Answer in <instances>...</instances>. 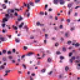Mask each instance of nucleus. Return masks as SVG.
<instances>
[{"instance_id": "11", "label": "nucleus", "mask_w": 80, "mask_h": 80, "mask_svg": "<svg viewBox=\"0 0 80 80\" xmlns=\"http://www.w3.org/2000/svg\"><path fill=\"white\" fill-rule=\"evenodd\" d=\"M5 67H4V65H2L1 66H0V70H1L2 69H4V68H5Z\"/></svg>"}, {"instance_id": "53", "label": "nucleus", "mask_w": 80, "mask_h": 80, "mask_svg": "<svg viewBox=\"0 0 80 80\" xmlns=\"http://www.w3.org/2000/svg\"><path fill=\"white\" fill-rule=\"evenodd\" d=\"M9 59H12L13 58V57L12 56H9Z\"/></svg>"}, {"instance_id": "57", "label": "nucleus", "mask_w": 80, "mask_h": 80, "mask_svg": "<svg viewBox=\"0 0 80 80\" xmlns=\"http://www.w3.org/2000/svg\"><path fill=\"white\" fill-rule=\"evenodd\" d=\"M59 77L61 79L62 78V75H60L59 76Z\"/></svg>"}, {"instance_id": "24", "label": "nucleus", "mask_w": 80, "mask_h": 80, "mask_svg": "<svg viewBox=\"0 0 80 80\" xmlns=\"http://www.w3.org/2000/svg\"><path fill=\"white\" fill-rule=\"evenodd\" d=\"M7 52L6 50H2V53L3 54H5V53Z\"/></svg>"}, {"instance_id": "27", "label": "nucleus", "mask_w": 80, "mask_h": 80, "mask_svg": "<svg viewBox=\"0 0 80 80\" xmlns=\"http://www.w3.org/2000/svg\"><path fill=\"white\" fill-rule=\"evenodd\" d=\"M45 70L44 69H43L42 70H41L42 73H45Z\"/></svg>"}, {"instance_id": "63", "label": "nucleus", "mask_w": 80, "mask_h": 80, "mask_svg": "<svg viewBox=\"0 0 80 80\" xmlns=\"http://www.w3.org/2000/svg\"><path fill=\"white\" fill-rule=\"evenodd\" d=\"M75 15L76 16H77V15H78V13L75 12Z\"/></svg>"}, {"instance_id": "17", "label": "nucleus", "mask_w": 80, "mask_h": 80, "mask_svg": "<svg viewBox=\"0 0 80 80\" xmlns=\"http://www.w3.org/2000/svg\"><path fill=\"white\" fill-rule=\"evenodd\" d=\"M15 41L16 42V43H20V40H18L17 39H15Z\"/></svg>"}, {"instance_id": "3", "label": "nucleus", "mask_w": 80, "mask_h": 80, "mask_svg": "<svg viewBox=\"0 0 80 80\" xmlns=\"http://www.w3.org/2000/svg\"><path fill=\"white\" fill-rule=\"evenodd\" d=\"M19 17L20 18H18V22H20V20H23V18H22V16H21V15H19Z\"/></svg>"}, {"instance_id": "10", "label": "nucleus", "mask_w": 80, "mask_h": 80, "mask_svg": "<svg viewBox=\"0 0 80 80\" xmlns=\"http://www.w3.org/2000/svg\"><path fill=\"white\" fill-rule=\"evenodd\" d=\"M72 4H68V7L69 8H71L72 7Z\"/></svg>"}, {"instance_id": "31", "label": "nucleus", "mask_w": 80, "mask_h": 80, "mask_svg": "<svg viewBox=\"0 0 80 80\" xmlns=\"http://www.w3.org/2000/svg\"><path fill=\"white\" fill-rule=\"evenodd\" d=\"M62 51L63 52H65V51H66V48H62Z\"/></svg>"}, {"instance_id": "16", "label": "nucleus", "mask_w": 80, "mask_h": 80, "mask_svg": "<svg viewBox=\"0 0 80 80\" xmlns=\"http://www.w3.org/2000/svg\"><path fill=\"white\" fill-rule=\"evenodd\" d=\"M22 8L20 9H15V10H18V12H20V10H22Z\"/></svg>"}, {"instance_id": "37", "label": "nucleus", "mask_w": 80, "mask_h": 80, "mask_svg": "<svg viewBox=\"0 0 80 80\" xmlns=\"http://www.w3.org/2000/svg\"><path fill=\"white\" fill-rule=\"evenodd\" d=\"M36 25H38V26H39V25H40V22H37Z\"/></svg>"}, {"instance_id": "60", "label": "nucleus", "mask_w": 80, "mask_h": 80, "mask_svg": "<svg viewBox=\"0 0 80 80\" xmlns=\"http://www.w3.org/2000/svg\"><path fill=\"white\" fill-rule=\"evenodd\" d=\"M2 8L3 9H6L7 8V6H4V7H2Z\"/></svg>"}, {"instance_id": "34", "label": "nucleus", "mask_w": 80, "mask_h": 80, "mask_svg": "<svg viewBox=\"0 0 80 80\" xmlns=\"http://www.w3.org/2000/svg\"><path fill=\"white\" fill-rule=\"evenodd\" d=\"M44 15V13L41 12H40V15Z\"/></svg>"}, {"instance_id": "30", "label": "nucleus", "mask_w": 80, "mask_h": 80, "mask_svg": "<svg viewBox=\"0 0 80 80\" xmlns=\"http://www.w3.org/2000/svg\"><path fill=\"white\" fill-rule=\"evenodd\" d=\"M25 55H22V56H21V60H23V58H25Z\"/></svg>"}, {"instance_id": "51", "label": "nucleus", "mask_w": 80, "mask_h": 80, "mask_svg": "<svg viewBox=\"0 0 80 80\" xmlns=\"http://www.w3.org/2000/svg\"><path fill=\"white\" fill-rule=\"evenodd\" d=\"M12 52L10 51H8V54H11Z\"/></svg>"}, {"instance_id": "36", "label": "nucleus", "mask_w": 80, "mask_h": 80, "mask_svg": "<svg viewBox=\"0 0 80 80\" xmlns=\"http://www.w3.org/2000/svg\"><path fill=\"white\" fill-rule=\"evenodd\" d=\"M5 71H6L7 73H10V70H5Z\"/></svg>"}, {"instance_id": "8", "label": "nucleus", "mask_w": 80, "mask_h": 80, "mask_svg": "<svg viewBox=\"0 0 80 80\" xmlns=\"http://www.w3.org/2000/svg\"><path fill=\"white\" fill-rule=\"evenodd\" d=\"M72 12V9H69V12H68V15H70V12Z\"/></svg>"}, {"instance_id": "42", "label": "nucleus", "mask_w": 80, "mask_h": 80, "mask_svg": "<svg viewBox=\"0 0 80 80\" xmlns=\"http://www.w3.org/2000/svg\"><path fill=\"white\" fill-rule=\"evenodd\" d=\"M48 34H45V38H48Z\"/></svg>"}, {"instance_id": "48", "label": "nucleus", "mask_w": 80, "mask_h": 80, "mask_svg": "<svg viewBox=\"0 0 80 80\" xmlns=\"http://www.w3.org/2000/svg\"><path fill=\"white\" fill-rule=\"evenodd\" d=\"M70 63H72L73 62V60L72 59H70Z\"/></svg>"}, {"instance_id": "14", "label": "nucleus", "mask_w": 80, "mask_h": 80, "mask_svg": "<svg viewBox=\"0 0 80 80\" xmlns=\"http://www.w3.org/2000/svg\"><path fill=\"white\" fill-rule=\"evenodd\" d=\"M75 30V28H70V30L71 32H72L73 30Z\"/></svg>"}, {"instance_id": "35", "label": "nucleus", "mask_w": 80, "mask_h": 80, "mask_svg": "<svg viewBox=\"0 0 80 80\" xmlns=\"http://www.w3.org/2000/svg\"><path fill=\"white\" fill-rule=\"evenodd\" d=\"M64 58V57L63 56H60V60H63V59Z\"/></svg>"}, {"instance_id": "29", "label": "nucleus", "mask_w": 80, "mask_h": 80, "mask_svg": "<svg viewBox=\"0 0 80 80\" xmlns=\"http://www.w3.org/2000/svg\"><path fill=\"white\" fill-rule=\"evenodd\" d=\"M8 13H11V9H8Z\"/></svg>"}, {"instance_id": "44", "label": "nucleus", "mask_w": 80, "mask_h": 80, "mask_svg": "<svg viewBox=\"0 0 80 80\" xmlns=\"http://www.w3.org/2000/svg\"><path fill=\"white\" fill-rule=\"evenodd\" d=\"M58 45V42H56L55 44V47H57Z\"/></svg>"}, {"instance_id": "45", "label": "nucleus", "mask_w": 80, "mask_h": 80, "mask_svg": "<svg viewBox=\"0 0 80 80\" xmlns=\"http://www.w3.org/2000/svg\"><path fill=\"white\" fill-rule=\"evenodd\" d=\"M15 16L17 17L18 16V12H15Z\"/></svg>"}, {"instance_id": "26", "label": "nucleus", "mask_w": 80, "mask_h": 80, "mask_svg": "<svg viewBox=\"0 0 80 80\" xmlns=\"http://www.w3.org/2000/svg\"><path fill=\"white\" fill-rule=\"evenodd\" d=\"M73 55V53L72 52H70L69 53V57H71L72 55Z\"/></svg>"}, {"instance_id": "18", "label": "nucleus", "mask_w": 80, "mask_h": 80, "mask_svg": "<svg viewBox=\"0 0 80 80\" xmlns=\"http://www.w3.org/2000/svg\"><path fill=\"white\" fill-rule=\"evenodd\" d=\"M64 4V2L63 1V0H60V4H61V5L62 4Z\"/></svg>"}, {"instance_id": "64", "label": "nucleus", "mask_w": 80, "mask_h": 80, "mask_svg": "<svg viewBox=\"0 0 80 80\" xmlns=\"http://www.w3.org/2000/svg\"><path fill=\"white\" fill-rule=\"evenodd\" d=\"M30 80H33V78L31 76L30 77Z\"/></svg>"}, {"instance_id": "61", "label": "nucleus", "mask_w": 80, "mask_h": 80, "mask_svg": "<svg viewBox=\"0 0 80 80\" xmlns=\"http://www.w3.org/2000/svg\"><path fill=\"white\" fill-rule=\"evenodd\" d=\"M18 63H20V59H18Z\"/></svg>"}, {"instance_id": "40", "label": "nucleus", "mask_w": 80, "mask_h": 80, "mask_svg": "<svg viewBox=\"0 0 80 80\" xmlns=\"http://www.w3.org/2000/svg\"><path fill=\"white\" fill-rule=\"evenodd\" d=\"M65 36L66 37H68V33L66 32L65 33Z\"/></svg>"}, {"instance_id": "39", "label": "nucleus", "mask_w": 80, "mask_h": 80, "mask_svg": "<svg viewBox=\"0 0 80 80\" xmlns=\"http://www.w3.org/2000/svg\"><path fill=\"white\" fill-rule=\"evenodd\" d=\"M72 43V42L71 41H68V44L69 45H70V43Z\"/></svg>"}, {"instance_id": "54", "label": "nucleus", "mask_w": 80, "mask_h": 80, "mask_svg": "<svg viewBox=\"0 0 80 80\" xmlns=\"http://www.w3.org/2000/svg\"><path fill=\"white\" fill-rule=\"evenodd\" d=\"M12 52H13V53H15V49H12Z\"/></svg>"}, {"instance_id": "28", "label": "nucleus", "mask_w": 80, "mask_h": 80, "mask_svg": "<svg viewBox=\"0 0 80 80\" xmlns=\"http://www.w3.org/2000/svg\"><path fill=\"white\" fill-rule=\"evenodd\" d=\"M28 48V47L27 46H24V50H26Z\"/></svg>"}, {"instance_id": "56", "label": "nucleus", "mask_w": 80, "mask_h": 80, "mask_svg": "<svg viewBox=\"0 0 80 80\" xmlns=\"http://www.w3.org/2000/svg\"><path fill=\"white\" fill-rule=\"evenodd\" d=\"M38 65H40V61L38 62Z\"/></svg>"}, {"instance_id": "32", "label": "nucleus", "mask_w": 80, "mask_h": 80, "mask_svg": "<svg viewBox=\"0 0 80 80\" xmlns=\"http://www.w3.org/2000/svg\"><path fill=\"white\" fill-rule=\"evenodd\" d=\"M9 18H12L13 17V14H10V16H9Z\"/></svg>"}, {"instance_id": "38", "label": "nucleus", "mask_w": 80, "mask_h": 80, "mask_svg": "<svg viewBox=\"0 0 80 80\" xmlns=\"http://www.w3.org/2000/svg\"><path fill=\"white\" fill-rule=\"evenodd\" d=\"M80 60H77L75 61V63H80Z\"/></svg>"}, {"instance_id": "12", "label": "nucleus", "mask_w": 80, "mask_h": 80, "mask_svg": "<svg viewBox=\"0 0 80 80\" xmlns=\"http://www.w3.org/2000/svg\"><path fill=\"white\" fill-rule=\"evenodd\" d=\"M69 68H68V66L65 67V71H66V72H67V71H68V70H69Z\"/></svg>"}, {"instance_id": "52", "label": "nucleus", "mask_w": 80, "mask_h": 80, "mask_svg": "<svg viewBox=\"0 0 80 80\" xmlns=\"http://www.w3.org/2000/svg\"><path fill=\"white\" fill-rule=\"evenodd\" d=\"M53 11V9H49V12H52Z\"/></svg>"}, {"instance_id": "9", "label": "nucleus", "mask_w": 80, "mask_h": 80, "mask_svg": "<svg viewBox=\"0 0 80 80\" xmlns=\"http://www.w3.org/2000/svg\"><path fill=\"white\" fill-rule=\"evenodd\" d=\"M0 40H1L2 42H4L5 41V39L4 38H0Z\"/></svg>"}, {"instance_id": "50", "label": "nucleus", "mask_w": 80, "mask_h": 80, "mask_svg": "<svg viewBox=\"0 0 80 80\" xmlns=\"http://www.w3.org/2000/svg\"><path fill=\"white\" fill-rule=\"evenodd\" d=\"M58 20V17L57 16L55 17V20Z\"/></svg>"}, {"instance_id": "21", "label": "nucleus", "mask_w": 80, "mask_h": 80, "mask_svg": "<svg viewBox=\"0 0 80 80\" xmlns=\"http://www.w3.org/2000/svg\"><path fill=\"white\" fill-rule=\"evenodd\" d=\"M7 75H8V73L7 72L5 71V75H4V77H7Z\"/></svg>"}, {"instance_id": "62", "label": "nucleus", "mask_w": 80, "mask_h": 80, "mask_svg": "<svg viewBox=\"0 0 80 80\" xmlns=\"http://www.w3.org/2000/svg\"><path fill=\"white\" fill-rule=\"evenodd\" d=\"M29 74H30V71H28V75Z\"/></svg>"}, {"instance_id": "33", "label": "nucleus", "mask_w": 80, "mask_h": 80, "mask_svg": "<svg viewBox=\"0 0 80 80\" xmlns=\"http://www.w3.org/2000/svg\"><path fill=\"white\" fill-rule=\"evenodd\" d=\"M71 59H72V60H75V56H73L71 58Z\"/></svg>"}, {"instance_id": "43", "label": "nucleus", "mask_w": 80, "mask_h": 80, "mask_svg": "<svg viewBox=\"0 0 80 80\" xmlns=\"http://www.w3.org/2000/svg\"><path fill=\"white\" fill-rule=\"evenodd\" d=\"M40 0H35V3H38V2H40Z\"/></svg>"}, {"instance_id": "5", "label": "nucleus", "mask_w": 80, "mask_h": 80, "mask_svg": "<svg viewBox=\"0 0 80 80\" xmlns=\"http://www.w3.org/2000/svg\"><path fill=\"white\" fill-rule=\"evenodd\" d=\"M24 25V22H22L21 24H20V25H19V28H22L23 27V25Z\"/></svg>"}, {"instance_id": "58", "label": "nucleus", "mask_w": 80, "mask_h": 80, "mask_svg": "<svg viewBox=\"0 0 80 80\" xmlns=\"http://www.w3.org/2000/svg\"><path fill=\"white\" fill-rule=\"evenodd\" d=\"M68 23H70V19H68Z\"/></svg>"}, {"instance_id": "49", "label": "nucleus", "mask_w": 80, "mask_h": 80, "mask_svg": "<svg viewBox=\"0 0 80 80\" xmlns=\"http://www.w3.org/2000/svg\"><path fill=\"white\" fill-rule=\"evenodd\" d=\"M60 29H63V25H60Z\"/></svg>"}, {"instance_id": "23", "label": "nucleus", "mask_w": 80, "mask_h": 80, "mask_svg": "<svg viewBox=\"0 0 80 80\" xmlns=\"http://www.w3.org/2000/svg\"><path fill=\"white\" fill-rule=\"evenodd\" d=\"M28 13V17H30V13L26 11Z\"/></svg>"}, {"instance_id": "15", "label": "nucleus", "mask_w": 80, "mask_h": 80, "mask_svg": "<svg viewBox=\"0 0 80 80\" xmlns=\"http://www.w3.org/2000/svg\"><path fill=\"white\" fill-rule=\"evenodd\" d=\"M22 67L25 69L27 68V66L25 65V64H22Z\"/></svg>"}, {"instance_id": "55", "label": "nucleus", "mask_w": 80, "mask_h": 80, "mask_svg": "<svg viewBox=\"0 0 80 80\" xmlns=\"http://www.w3.org/2000/svg\"><path fill=\"white\" fill-rule=\"evenodd\" d=\"M48 8V5H45V10H47V8Z\"/></svg>"}, {"instance_id": "6", "label": "nucleus", "mask_w": 80, "mask_h": 80, "mask_svg": "<svg viewBox=\"0 0 80 80\" xmlns=\"http://www.w3.org/2000/svg\"><path fill=\"white\" fill-rule=\"evenodd\" d=\"M12 29H15V30H18V28L16 27V26H15L14 25H12Z\"/></svg>"}, {"instance_id": "2", "label": "nucleus", "mask_w": 80, "mask_h": 80, "mask_svg": "<svg viewBox=\"0 0 80 80\" xmlns=\"http://www.w3.org/2000/svg\"><path fill=\"white\" fill-rule=\"evenodd\" d=\"M34 53H35L34 52H28V54H27V55H26V56L30 57V55H33V54H34Z\"/></svg>"}, {"instance_id": "46", "label": "nucleus", "mask_w": 80, "mask_h": 80, "mask_svg": "<svg viewBox=\"0 0 80 80\" xmlns=\"http://www.w3.org/2000/svg\"><path fill=\"white\" fill-rule=\"evenodd\" d=\"M46 52L48 53V54H49L50 53V51L48 50Z\"/></svg>"}, {"instance_id": "7", "label": "nucleus", "mask_w": 80, "mask_h": 80, "mask_svg": "<svg viewBox=\"0 0 80 80\" xmlns=\"http://www.w3.org/2000/svg\"><path fill=\"white\" fill-rule=\"evenodd\" d=\"M52 62V59L50 58H48V63H50Z\"/></svg>"}, {"instance_id": "19", "label": "nucleus", "mask_w": 80, "mask_h": 80, "mask_svg": "<svg viewBox=\"0 0 80 80\" xmlns=\"http://www.w3.org/2000/svg\"><path fill=\"white\" fill-rule=\"evenodd\" d=\"M7 61V58H2V61L3 62H6Z\"/></svg>"}, {"instance_id": "41", "label": "nucleus", "mask_w": 80, "mask_h": 80, "mask_svg": "<svg viewBox=\"0 0 80 80\" xmlns=\"http://www.w3.org/2000/svg\"><path fill=\"white\" fill-rule=\"evenodd\" d=\"M56 53H57V54H58V55L59 54H60V52L57 51Z\"/></svg>"}, {"instance_id": "25", "label": "nucleus", "mask_w": 80, "mask_h": 80, "mask_svg": "<svg viewBox=\"0 0 80 80\" xmlns=\"http://www.w3.org/2000/svg\"><path fill=\"white\" fill-rule=\"evenodd\" d=\"M52 73H53V72L50 71V72L48 73V74L49 75H51Z\"/></svg>"}, {"instance_id": "20", "label": "nucleus", "mask_w": 80, "mask_h": 80, "mask_svg": "<svg viewBox=\"0 0 80 80\" xmlns=\"http://www.w3.org/2000/svg\"><path fill=\"white\" fill-rule=\"evenodd\" d=\"M30 5H31V7H34V3L30 2Z\"/></svg>"}, {"instance_id": "1", "label": "nucleus", "mask_w": 80, "mask_h": 80, "mask_svg": "<svg viewBox=\"0 0 80 80\" xmlns=\"http://www.w3.org/2000/svg\"><path fill=\"white\" fill-rule=\"evenodd\" d=\"M9 14H5V18L2 19V22L5 23V22L8 21V18H9Z\"/></svg>"}, {"instance_id": "47", "label": "nucleus", "mask_w": 80, "mask_h": 80, "mask_svg": "<svg viewBox=\"0 0 80 80\" xmlns=\"http://www.w3.org/2000/svg\"><path fill=\"white\" fill-rule=\"evenodd\" d=\"M5 24H2V28H5Z\"/></svg>"}, {"instance_id": "13", "label": "nucleus", "mask_w": 80, "mask_h": 80, "mask_svg": "<svg viewBox=\"0 0 80 80\" xmlns=\"http://www.w3.org/2000/svg\"><path fill=\"white\" fill-rule=\"evenodd\" d=\"M58 0H54V4H58Z\"/></svg>"}, {"instance_id": "22", "label": "nucleus", "mask_w": 80, "mask_h": 80, "mask_svg": "<svg viewBox=\"0 0 80 80\" xmlns=\"http://www.w3.org/2000/svg\"><path fill=\"white\" fill-rule=\"evenodd\" d=\"M80 45V44H79L78 43H77L76 44H75V46L78 47Z\"/></svg>"}, {"instance_id": "59", "label": "nucleus", "mask_w": 80, "mask_h": 80, "mask_svg": "<svg viewBox=\"0 0 80 80\" xmlns=\"http://www.w3.org/2000/svg\"><path fill=\"white\" fill-rule=\"evenodd\" d=\"M40 26L41 27H43V26H44V24H40Z\"/></svg>"}, {"instance_id": "4", "label": "nucleus", "mask_w": 80, "mask_h": 80, "mask_svg": "<svg viewBox=\"0 0 80 80\" xmlns=\"http://www.w3.org/2000/svg\"><path fill=\"white\" fill-rule=\"evenodd\" d=\"M27 6H28V10H26V12H29V9H30V6L29 5V4H28Z\"/></svg>"}]
</instances>
